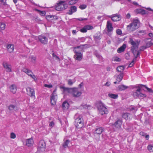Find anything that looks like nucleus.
<instances>
[{
	"instance_id": "53",
	"label": "nucleus",
	"mask_w": 153,
	"mask_h": 153,
	"mask_svg": "<svg viewBox=\"0 0 153 153\" xmlns=\"http://www.w3.org/2000/svg\"><path fill=\"white\" fill-rule=\"evenodd\" d=\"M146 49V48L145 46H142L140 48V51H143Z\"/></svg>"
},
{
	"instance_id": "40",
	"label": "nucleus",
	"mask_w": 153,
	"mask_h": 153,
	"mask_svg": "<svg viewBox=\"0 0 153 153\" xmlns=\"http://www.w3.org/2000/svg\"><path fill=\"white\" fill-rule=\"evenodd\" d=\"M140 86H143V87H145V88L149 92L153 93V91L152 89L148 88L145 85H141Z\"/></svg>"
},
{
	"instance_id": "58",
	"label": "nucleus",
	"mask_w": 153,
	"mask_h": 153,
	"mask_svg": "<svg viewBox=\"0 0 153 153\" xmlns=\"http://www.w3.org/2000/svg\"><path fill=\"white\" fill-rule=\"evenodd\" d=\"M77 19L79 21H84V20H87V19L80 18Z\"/></svg>"
},
{
	"instance_id": "21",
	"label": "nucleus",
	"mask_w": 153,
	"mask_h": 153,
	"mask_svg": "<svg viewBox=\"0 0 153 153\" xmlns=\"http://www.w3.org/2000/svg\"><path fill=\"white\" fill-rule=\"evenodd\" d=\"M17 108L16 104H10L8 107L9 110L12 112H13L16 110Z\"/></svg>"
},
{
	"instance_id": "57",
	"label": "nucleus",
	"mask_w": 153,
	"mask_h": 153,
	"mask_svg": "<svg viewBox=\"0 0 153 153\" xmlns=\"http://www.w3.org/2000/svg\"><path fill=\"white\" fill-rule=\"evenodd\" d=\"M73 83V82L71 79H69L68 81V84L70 85H72Z\"/></svg>"
},
{
	"instance_id": "6",
	"label": "nucleus",
	"mask_w": 153,
	"mask_h": 153,
	"mask_svg": "<svg viewBox=\"0 0 153 153\" xmlns=\"http://www.w3.org/2000/svg\"><path fill=\"white\" fill-rule=\"evenodd\" d=\"M141 89L139 88L137 89L136 91L133 93V96L135 98L144 97L146 96L145 94L141 93Z\"/></svg>"
},
{
	"instance_id": "50",
	"label": "nucleus",
	"mask_w": 153,
	"mask_h": 153,
	"mask_svg": "<svg viewBox=\"0 0 153 153\" xmlns=\"http://www.w3.org/2000/svg\"><path fill=\"white\" fill-rule=\"evenodd\" d=\"M80 31L82 33H86L87 31V30L86 28L85 27V26H84L83 28L81 29Z\"/></svg>"
},
{
	"instance_id": "10",
	"label": "nucleus",
	"mask_w": 153,
	"mask_h": 153,
	"mask_svg": "<svg viewBox=\"0 0 153 153\" xmlns=\"http://www.w3.org/2000/svg\"><path fill=\"white\" fill-rule=\"evenodd\" d=\"M75 54L74 56V58L76 60L78 61L81 60L83 58V55L81 53L80 51H76L75 50V51H74Z\"/></svg>"
},
{
	"instance_id": "26",
	"label": "nucleus",
	"mask_w": 153,
	"mask_h": 153,
	"mask_svg": "<svg viewBox=\"0 0 153 153\" xmlns=\"http://www.w3.org/2000/svg\"><path fill=\"white\" fill-rule=\"evenodd\" d=\"M69 103L66 101L63 102L62 105V108L63 109L67 110L69 107Z\"/></svg>"
},
{
	"instance_id": "3",
	"label": "nucleus",
	"mask_w": 153,
	"mask_h": 153,
	"mask_svg": "<svg viewBox=\"0 0 153 153\" xmlns=\"http://www.w3.org/2000/svg\"><path fill=\"white\" fill-rule=\"evenodd\" d=\"M74 118L75 119L74 124L76 127L78 128H82L83 124L82 116L76 114L74 115Z\"/></svg>"
},
{
	"instance_id": "61",
	"label": "nucleus",
	"mask_w": 153,
	"mask_h": 153,
	"mask_svg": "<svg viewBox=\"0 0 153 153\" xmlns=\"http://www.w3.org/2000/svg\"><path fill=\"white\" fill-rule=\"evenodd\" d=\"M134 64V63L133 62H131L129 64L128 67L130 68L132 67L133 66Z\"/></svg>"
},
{
	"instance_id": "32",
	"label": "nucleus",
	"mask_w": 153,
	"mask_h": 153,
	"mask_svg": "<svg viewBox=\"0 0 153 153\" xmlns=\"http://www.w3.org/2000/svg\"><path fill=\"white\" fill-rule=\"evenodd\" d=\"M94 54L97 57L100 59V60H102L103 58L102 56L99 54L98 52L97 51H95L94 53Z\"/></svg>"
},
{
	"instance_id": "44",
	"label": "nucleus",
	"mask_w": 153,
	"mask_h": 153,
	"mask_svg": "<svg viewBox=\"0 0 153 153\" xmlns=\"http://www.w3.org/2000/svg\"><path fill=\"white\" fill-rule=\"evenodd\" d=\"M113 60L114 61L120 62L121 61V60L119 58L116 56L113 58Z\"/></svg>"
},
{
	"instance_id": "18",
	"label": "nucleus",
	"mask_w": 153,
	"mask_h": 153,
	"mask_svg": "<svg viewBox=\"0 0 153 153\" xmlns=\"http://www.w3.org/2000/svg\"><path fill=\"white\" fill-rule=\"evenodd\" d=\"M6 48L8 52L12 53L14 50V45L13 44H8L7 45Z\"/></svg>"
},
{
	"instance_id": "11",
	"label": "nucleus",
	"mask_w": 153,
	"mask_h": 153,
	"mask_svg": "<svg viewBox=\"0 0 153 153\" xmlns=\"http://www.w3.org/2000/svg\"><path fill=\"white\" fill-rule=\"evenodd\" d=\"M38 40L42 43L46 44L48 42V38L44 35H41L38 36Z\"/></svg>"
},
{
	"instance_id": "41",
	"label": "nucleus",
	"mask_w": 153,
	"mask_h": 153,
	"mask_svg": "<svg viewBox=\"0 0 153 153\" xmlns=\"http://www.w3.org/2000/svg\"><path fill=\"white\" fill-rule=\"evenodd\" d=\"M86 45H80V46H78L75 47L74 48V50L73 51H75V50H76V51H78V49L80 48L81 49H82V46H85Z\"/></svg>"
},
{
	"instance_id": "36",
	"label": "nucleus",
	"mask_w": 153,
	"mask_h": 153,
	"mask_svg": "<svg viewBox=\"0 0 153 153\" xmlns=\"http://www.w3.org/2000/svg\"><path fill=\"white\" fill-rule=\"evenodd\" d=\"M82 106L85 108H87L88 109H91L92 108V107L91 105L85 104L82 105Z\"/></svg>"
},
{
	"instance_id": "25",
	"label": "nucleus",
	"mask_w": 153,
	"mask_h": 153,
	"mask_svg": "<svg viewBox=\"0 0 153 153\" xmlns=\"http://www.w3.org/2000/svg\"><path fill=\"white\" fill-rule=\"evenodd\" d=\"M77 8L75 6H72L70 7V10L68 13L69 15H71L73 13L76 12V11Z\"/></svg>"
},
{
	"instance_id": "13",
	"label": "nucleus",
	"mask_w": 153,
	"mask_h": 153,
	"mask_svg": "<svg viewBox=\"0 0 153 153\" xmlns=\"http://www.w3.org/2000/svg\"><path fill=\"white\" fill-rule=\"evenodd\" d=\"M106 28H107V31L108 32L112 31L113 30V28L112 27V24L109 21H107Z\"/></svg>"
},
{
	"instance_id": "8",
	"label": "nucleus",
	"mask_w": 153,
	"mask_h": 153,
	"mask_svg": "<svg viewBox=\"0 0 153 153\" xmlns=\"http://www.w3.org/2000/svg\"><path fill=\"white\" fill-rule=\"evenodd\" d=\"M109 18H111V20L113 22L119 21L121 19V15L118 13L113 14L111 16H108Z\"/></svg>"
},
{
	"instance_id": "4",
	"label": "nucleus",
	"mask_w": 153,
	"mask_h": 153,
	"mask_svg": "<svg viewBox=\"0 0 153 153\" xmlns=\"http://www.w3.org/2000/svg\"><path fill=\"white\" fill-rule=\"evenodd\" d=\"M67 7V4H65L64 2L61 1L59 3L57 4L56 7V9L57 11H60L66 9Z\"/></svg>"
},
{
	"instance_id": "29",
	"label": "nucleus",
	"mask_w": 153,
	"mask_h": 153,
	"mask_svg": "<svg viewBox=\"0 0 153 153\" xmlns=\"http://www.w3.org/2000/svg\"><path fill=\"white\" fill-rule=\"evenodd\" d=\"M81 94V92L78 91L77 88H76V90L74 91L73 94L74 97H77L80 96Z\"/></svg>"
},
{
	"instance_id": "12",
	"label": "nucleus",
	"mask_w": 153,
	"mask_h": 153,
	"mask_svg": "<svg viewBox=\"0 0 153 153\" xmlns=\"http://www.w3.org/2000/svg\"><path fill=\"white\" fill-rule=\"evenodd\" d=\"M104 131V128L102 127L96 128L93 131L94 134L100 135Z\"/></svg>"
},
{
	"instance_id": "20",
	"label": "nucleus",
	"mask_w": 153,
	"mask_h": 153,
	"mask_svg": "<svg viewBox=\"0 0 153 153\" xmlns=\"http://www.w3.org/2000/svg\"><path fill=\"white\" fill-rule=\"evenodd\" d=\"M10 91L13 94H14L16 93L17 89L16 85L15 84H12L10 87Z\"/></svg>"
},
{
	"instance_id": "33",
	"label": "nucleus",
	"mask_w": 153,
	"mask_h": 153,
	"mask_svg": "<svg viewBox=\"0 0 153 153\" xmlns=\"http://www.w3.org/2000/svg\"><path fill=\"white\" fill-rule=\"evenodd\" d=\"M70 142V141L68 140H67L64 142L63 144V146L64 148H66L68 147V145L69 143Z\"/></svg>"
},
{
	"instance_id": "43",
	"label": "nucleus",
	"mask_w": 153,
	"mask_h": 153,
	"mask_svg": "<svg viewBox=\"0 0 153 153\" xmlns=\"http://www.w3.org/2000/svg\"><path fill=\"white\" fill-rule=\"evenodd\" d=\"M86 7L87 5L85 4L81 5L79 7V8L82 10L86 8Z\"/></svg>"
},
{
	"instance_id": "19",
	"label": "nucleus",
	"mask_w": 153,
	"mask_h": 153,
	"mask_svg": "<svg viewBox=\"0 0 153 153\" xmlns=\"http://www.w3.org/2000/svg\"><path fill=\"white\" fill-rule=\"evenodd\" d=\"M22 71L27 74V75L30 76H32V75L33 74V73L30 70H29L26 68H23L22 69Z\"/></svg>"
},
{
	"instance_id": "2",
	"label": "nucleus",
	"mask_w": 153,
	"mask_h": 153,
	"mask_svg": "<svg viewBox=\"0 0 153 153\" xmlns=\"http://www.w3.org/2000/svg\"><path fill=\"white\" fill-rule=\"evenodd\" d=\"M99 113L101 115L107 114L108 110L105 104L101 101H98L96 103Z\"/></svg>"
},
{
	"instance_id": "23",
	"label": "nucleus",
	"mask_w": 153,
	"mask_h": 153,
	"mask_svg": "<svg viewBox=\"0 0 153 153\" xmlns=\"http://www.w3.org/2000/svg\"><path fill=\"white\" fill-rule=\"evenodd\" d=\"M57 96H51V103L52 105H55L57 101Z\"/></svg>"
},
{
	"instance_id": "5",
	"label": "nucleus",
	"mask_w": 153,
	"mask_h": 153,
	"mask_svg": "<svg viewBox=\"0 0 153 153\" xmlns=\"http://www.w3.org/2000/svg\"><path fill=\"white\" fill-rule=\"evenodd\" d=\"M140 42L137 41H134L132 38H130L129 39V43L132 45L131 47V50L136 49H138L139 45Z\"/></svg>"
},
{
	"instance_id": "42",
	"label": "nucleus",
	"mask_w": 153,
	"mask_h": 153,
	"mask_svg": "<svg viewBox=\"0 0 153 153\" xmlns=\"http://www.w3.org/2000/svg\"><path fill=\"white\" fill-rule=\"evenodd\" d=\"M85 27L86 28L87 30H91L93 29V27L92 26L87 25L85 26Z\"/></svg>"
},
{
	"instance_id": "56",
	"label": "nucleus",
	"mask_w": 153,
	"mask_h": 153,
	"mask_svg": "<svg viewBox=\"0 0 153 153\" xmlns=\"http://www.w3.org/2000/svg\"><path fill=\"white\" fill-rule=\"evenodd\" d=\"M141 84L139 85H137L135 86L134 87V88H136L137 89L139 88H142L143 87V86H141L140 85Z\"/></svg>"
},
{
	"instance_id": "14",
	"label": "nucleus",
	"mask_w": 153,
	"mask_h": 153,
	"mask_svg": "<svg viewBox=\"0 0 153 153\" xmlns=\"http://www.w3.org/2000/svg\"><path fill=\"white\" fill-rule=\"evenodd\" d=\"M122 122V119H118L114 123V125L117 128H120L121 127Z\"/></svg>"
},
{
	"instance_id": "51",
	"label": "nucleus",
	"mask_w": 153,
	"mask_h": 153,
	"mask_svg": "<svg viewBox=\"0 0 153 153\" xmlns=\"http://www.w3.org/2000/svg\"><path fill=\"white\" fill-rule=\"evenodd\" d=\"M148 148L150 152H153V146H151L149 145L148 146Z\"/></svg>"
},
{
	"instance_id": "34",
	"label": "nucleus",
	"mask_w": 153,
	"mask_h": 153,
	"mask_svg": "<svg viewBox=\"0 0 153 153\" xmlns=\"http://www.w3.org/2000/svg\"><path fill=\"white\" fill-rule=\"evenodd\" d=\"M109 97L113 99H117L118 97V95L112 94H108Z\"/></svg>"
},
{
	"instance_id": "45",
	"label": "nucleus",
	"mask_w": 153,
	"mask_h": 153,
	"mask_svg": "<svg viewBox=\"0 0 153 153\" xmlns=\"http://www.w3.org/2000/svg\"><path fill=\"white\" fill-rule=\"evenodd\" d=\"M137 49L131 50V51L133 53L134 56L135 55L137 54V53L138 52H140L139 51H137Z\"/></svg>"
},
{
	"instance_id": "46",
	"label": "nucleus",
	"mask_w": 153,
	"mask_h": 153,
	"mask_svg": "<svg viewBox=\"0 0 153 153\" xmlns=\"http://www.w3.org/2000/svg\"><path fill=\"white\" fill-rule=\"evenodd\" d=\"M76 3L75 0H69V4L70 5H73Z\"/></svg>"
},
{
	"instance_id": "9",
	"label": "nucleus",
	"mask_w": 153,
	"mask_h": 153,
	"mask_svg": "<svg viewBox=\"0 0 153 153\" xmlns=\"http://www.w3.org/2000/svg\"><path fill=\"white\" fill-rule=\"evenodd\" d=\"M27 94L32 98L35 99V91L33 88L30 87H27L26 88Z\"/></svg>"
},
{
	"instance_id": "31",
	"label": "nucleus",
	"mask_w": 153,
	"mask_h": 153,
	"mask_svg": "<svg viewBox=\"0 0 153 153\" xmlns=\"http://www.w3.org/2000/svg\"><path fill=\"white\" fill-rule=\"evenodd\" d=\"M137 108L136 106L131 105L128 108V110L130 111L134 112L137 111Z\"/></svg>"
},
{
	"instance_id": "59",
	"label": "nucleus",
	"mask_w": 153,
	"mask_h": 153,
	"mask_svg": "<svg viewBox=\"0 0 153 153\" xmlns=\"http://www.w3.org/2000/svg\"><path fill=\"white\" fill-rule=\"evenodd\" d=\"M140 52H137V54L135 55H134V57L135 58H137L138 57H139L140 56Z\"/></svg>"
},
{
	"instance_id": "1",
	"label": "nucleus",
	"mask_w": 153,
	"mask_h": 153,
	"mask_svg": "<svg viewBox=\"0 0 153 153\" xmlns=\"http://www.w3.org/2000/svg\"><path fill=\"white\" fill-rule=\"evenodd\" d=\"M140 26V21L138 19H134L132 22L127 26V30L129 31H133L138 28Z\"/></svg>"
},
{
	"instance_id": "16",
	"label": "nucleus",
	"mask_w": 153,
	"mask_h": 153,
	"mask_svg": "<svg viewBox=\"0 0 153 153\" xmlns=\"http://www.w3.org/2000/svg\"><path fill=\"white\" fill-rule=\"evenodd\" d=\"M4 67L6 69L7 72H11V66L8 64L7 62H4L3 63Z\"/></svg>"
},
{
	"instance_id": "7",
	"label": "nucleus",
	"mask_w": 153,
	"mask_h": 153,
	"mask_svg": "<svg viewBox=\"0 0 153 153\" xmlns=\"http://www.w3.org/2000/svg\"><path fill=\"white\" fill-rule=\"evenodd\" d=\"M46 145L44 140H41L39 143L37 150L39 152H43L45 150Z\"/></svg>"
},
{
	"instance_id": "52",
	"label": "nucleus",
	"mask_w": 153,
	"mask_h": 153,
	"mask_svg": "<svg viewBox=\"0 0 153 153\" xmlns=\"http://www.w3.org/2000/svg\"><path fill=\"white\" fill-rule=\"evenodd\" d=\"M56 88L53 91L52 94L51 95V96H57V95L56 94Z\"/></svg>"
},
{
	"instance_id": "15",
	"label": "nucleus",
	"mask_w": 153,
	"mask_h": 153,
	"mask_svg": "<svg viewBox=\"0 0 153 153\" xmlns=\"http://www.w3.org/2000/svg\"><path fill=\"white\" fill-rule=\"evenodd\" d=\"M63 89L64 91L69 93H72L73 94L74 91L76 90V88H68L63 87Z\"/></svg>"
},
{
	"instance_id": "62",
	"label": "nucleus",
	"mask_w": 153,
	"mask_h": 153,
	"mask_svg": "<svg viewBox=\"0 0 153 153\" xmlns=\"http://www.w3.org/2000/svg\"><path fill=\"white\" fill-rule=\"evenodd\" d=\"M36 58L34 56H32L31 57V60L32 61L35 62L36 60Z\"/></svg>"
},
{
	"instance_id": "48",
	"label": "nucleus",
	"mask_w": 153,
	"mask_h": 153,
	"mask_svg": "<svg viewBox=\"0 0 153 153\" xmlns=\"http://www.w3.org/2000/svg\"><path fill=\"white\" fill-rule=\"evenodd\" d=\"M85 38H79L78 40H77L76 41L78 42H79V41H80V42H83L85 40Z\"/></svg>"
},
{
	"instance_id": "39",
	"label": "nucleus",
	"mask_w": 153,
	"mask_h": 153,
	"mask_svg": "<svg viewBox=\"0 0 153 153\" xmlns=\"http://www.w3.org/2000/svg\"><path fill=\"white\" fill-rule=\"evenodd\" d=\"M0 26L1 29L4 30L5 29L6 25L4 22L0 23Z\"/></svg>"
},
{
	"instance_id": "55",
	"label": "nucleus",
	"mask_w": 153,
	"mask_h": 153,
	"mask_svg": "<svg viewBox=\"0 0 153 153\" xmlns=\"http://www.w3.org/2000/svg\"><path fill=\"white\" fill-rule=\"evenodd\" d=\"M44 86L45 87H47L49 88H51L53 87V86L51 84H49V85H48V84H45Z\"/></svg>"
},
{
	"instance_id": "30",
	"label": "nucleus",
	"mask_w": 153,
	"mask_h": 153,
	"mask_svg": "<svg viewBox=\"0 0 153 153\" xmlns=\"http://www.w3.org/2000/svg\"><path fill=\"white\" fill-rule=\"evenodd\" d=\"M123 74L120 73L117 76L116 80L118 83L120 82L123 79Z\"/></svg>"
},
{
	"instance_id": "24",
	"label": "nucleus",
	"mask_w": 153,
	"mask_h": 153,
	"mask_svg": "<svg viewBox=\"0 0 153 153\" xmlns=\"http://www.w3.org/2000/svg\"><path fill=\"white\" fill-rule=\"evenodd\" d=\"M136 12L137 13L141 14L142 15L146 14L148 13L147 11H146L145 10L142 9H136Z\"/></svg>"
},
{
	"instance_id": "27",
	"label": "nucleus",
	"mask_w": 153,
	"mask_h": 153,
	"mask_svg": "<svg viewBox=\"0 0 153 153\" xmlns=\"http://www.w3.org/2000/svg\"><path fill=\"white\" fill-rule=\"evenodd\" d=\"M131 115L128 113H123L122 115V117L126 120L130 119L131 117Z\"/></svg>"
},
{
	"instance_id": "17",
	"label": "nucleus",
	"mask_w": 153,
	"mask_h": 153,
	"mask_svg": "<svg viewBox=\"0 0 153 153\" xmlns=\"http://www.w3.org/2000/svg\"><path fill=\"white\" fill-rule=\"evenodd\" d=\"M34 143L33 139L32 138L27 139L26 140V145L28 147L32 146Z\"/></svg>"
},
{
	"instance_id": "54",
	"label": "nucleus",
	"mask_w": 153,
	"mask_h": 153,
	"mask_svg": "<svg viewBox=\"0 0 153 153\" xmlns=\"http://www.w3.org/2000/svg\"><path fill=\"white\" fill-rule=\"evenodd\" d=\"M116 33L117 34L119 35H120L122 34V32L121 30L119 29H118L116 30Z\"/></svg>"
},
{
	"instance_id": "22",
	"label": "nucleus",
	"mask_w": 153,
	"mask_h": 153,
	"mask_svg": "<svg viewBox=\"0 0 153 153\" xmlns=\"http://www.w3.org/2000/svg\"><path fill=\"white\" fill-rule=\"evenodd\" d=\"M126 44H123L122 45V46H121L117 49V52L118 53H121L122 52H123L125 51L126 48Z\"/></svg>"
},
{
	"instance_id": "63",
	"label": "nucleus",
	"mask_w": 153,
	"mask_h": 153,
	"mask_svg": "<svg viewBox=\"0 0 153 153\" xmlns=\"http://www.w3.org/2000/svg\"><path fill=\"white\" fill-rule=\"evenodd\" d=\"M30 77L33 79L35 81L37 80V79L36 77V76L35 75H32V76H31Z\"/></svg>"
},
{
	"instance_id": "60",
	"label": "nucleus",
	"mask_w": 153,
	"mask_h": 153,
	"mask_svg": "<svg viewBox=\"0 0 153 153\" xmlns=\"http://www.w3.org/2000/svg\"><path fill=\"white\" fill-rule=\"evenodd\" d=\"M36 10H37V11H38V12H40V13H41L42 14L45 15V11H40L39 10L37 9H36Z\"/></svg>"
},
{
	"instance_id": "37",
	"label": "nucleus",
	"mask_w": 153,
	"mask_h": 153,
	"mask_svg": "<svg viewBox=\"0 0 153 153\" xmlns=\"http://www.w3.org/2000/svg\"><path fill=\"white\" fill-rule=\"evenodd\" d=\"M52 53H51V54L52 55L53 57V58H54L56 60H57L59 61L60 60V59L58 56L55 54L53 51H52Z\"/></svg>"
},
{
	"instance_id": "38",
	"label": "nucleus",
	"mask_w": 153,
	"mask_h": 153,
	"mask_svg": "<svg viewBox=\"0 0 153 153\" xmlns=\"http://www.w3.org/2000/svg\"><path fill=\"white\" fill-rule=\"evenodd\" d=\"M153 45V43H152L151 41H150L149 42H148L147 43H146V45H145V46L147 48H149Z\"/></svg>"
},
{
	"instance_id": "64",
	"label": "nucleus",
	"mask_w": 153,
	"mask_h": 153,
	"mask_svg": "<svg viewBox=\"0 0 153 153\" xmlns=\"http://www.w3.org/2000/svg\"><path fill=\"white\" fill-rule=\"evenodd\" d=\"M131 15L129 13H128L127 14L126 16L127 18L129 19L130 18Z\"/></svg>"
},
{
	"instance_id": "28",
	"label": "nucleus",
	"mask_w": 153,
	"mask_h": 153,
	"mask_svg": "<svg viewBox=\"0 0 153 153\" xmlns=\"http://www.w3.org/2000/svg\"><path fill=\"white\" fill-rule=\"evenodd\" d=\"M117 88L119 90L122 91L128 88V87L124 85H121L118 86Z\"/></svg>"
},
{
	"instance_id": "49",
	"label": "nucleus",
	"mask_w": 153,
	"mask_h": 153,
	"mask_svg": "<svg viewBox=\"0 0 153 153\" xmlns=\"http://www.w3.org/2000/svg\"><path fill=\"white\" fill-rule=\"evenodd\" d=\"M10 137L11 138L14 139L16 137V135L14 133L12 132L10 134Z\"/></svg>"
},
{
	"instance_id": "47",
	"label": "nucleus",
	"mask_w": 153,
	"mask_h": 153,
	"mask_svg": "<svg viewBox=\"0 0 153 153\" xmlns=\"http://www.w3.org/2000/svg\"><path fill=\"white\" fill-rule=\"evenodd\" d=\"M94 40L96 41H98V40H100L101 39V38L100 36H94Z\"/></svg>"
},
{
	"instance_id": "35",
	"label": "nucleus",
	"mask_w": 153,
	"mask_h": 153,
	"mask_svg": "<svg viewBox=\"0 0 153 153\" xmlns=\"http://www.w3.org/2000/svg\"><path fill=\"white\" fill-rule=\"evenodd\" d=\"M124 68L123 66H120L117 68V70L119 72H121L124 70Z\"/></svg>"
}]
</instances>
